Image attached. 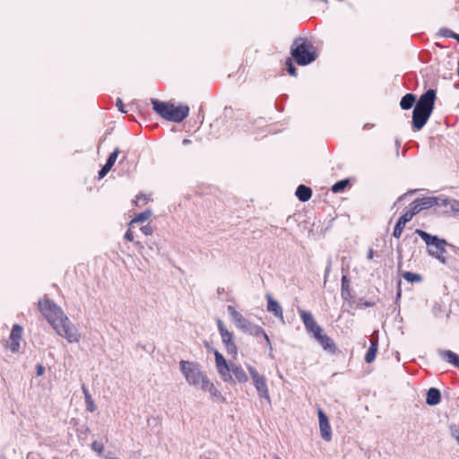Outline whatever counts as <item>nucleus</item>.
<instances>
[{
  "label": "nucleus",
  "instance_id": "6",
  "mask_svg": "<svg viewBox=\"0 0 459 459\" xmlns=\"http://www.w3.org/2000/svg\"><path fill=\"white\" fill-rule=\"evenodd\" d=\"M247 368L259 396L265 399L268 403H271V397L265 377L260 375L253 367H248Z\"/></svg>",
  "mask_w": 459,
  "mask_h": 459
},
{
  "label": "nucleus",
  "instance_id": "11",
  "mask_svg": "<svg viewBox=\"0 0 459 459\" xmlns=\"http://www.w3.org/2000/svg\"><path fill=\"white\" fill-rule=\"evenodd\" d=\"M189 115V107L187 105L175 106L171 103L169 114L167 117L168 121L176 123L182 122Z\"/></svg>",
  "mask_w": 459,
  "mask_h": 459
},
{
  "label": "nucleus",
  "instance_id": "12",
  "mask_svg": "<svg viewBox=\"0 0 459 459\" xmlns=\"http://www.w3.org/2000/svg\"><path fill=\"white\" fill-rule=\"evenodd\" d=\"M218 326L223 343L226 346L228 352L236 353L237 346L232 341V334L225 328L222 322L218 320Z\"/></svg>",
  "mask_w": 459,
  "mask_h": 459
},
{
  "label": "nucleus",
  "instance_id": "3",
  "mask_svg": "<svg viewBox=\"0 0 459 459\" xmlns=\"http://www.w3.org/2000/svg\"><path fill=\"white\" fill-rule=\"evenodd\" d=\"M291 57L299 65H307L317 58V50L307 38H296L290 48Z\"/></svg>",
  "mask_w": 459,
  "mask_h": 459
},
{
  "label": "nucleus",
  "instance_id": "34",
  "mask_svg": "<svg viewBox=\"0 0 459 459\" xmlns=\"http://www.w3.org/2000/svg\"><path fill=\"white\" fill-rule=\"evenodd\" d=\"M420 211H421V209H420L419 203L417 202V200H414L413 203L411 204V206L409 212L412 214V216H414L417 213H419Z\"/></svg>",
  "mask_w": 459,
  "mask_h": 459
},
{
  "label": "nucleus",
  "instance_id": "27",
  "mask_svg": "<svg viewBox=\"0 0 459 459\" xmlns=\"http://www.w3.org/2000/svg\"><path fill=\"white\" fill-rule=\"evenodd\" d=\"M438 353L442 357V359H444L446 361H447L448 363H450L452 365L455 364L456 358L458 356L455 352H453L451 351H446V350H440V351H438Z\"/></svg>",
  "mask_w": 459,
  "mask_h": 459
},
{
  "label": "nucleus",
  "instance_id": "45",
  "mask_svg": "<svg viewBox=\"0 0 459 459\" xmlns=\"http://www.w3.org/2000/svg\"><path fill=\"white\" fill-rule=\"evenodd\" d=\"M455 438H456L457 443L459 444V432L456 434Z\"/></svg>",
  "mask_w": 459,
  "mask_h": 459
},
{
  "label": "nucleus",
  "instance_id": "29",
  "mask_svg": "<svg viewBox=\"0 0 459 459\" xmlns=\"http://www.w3.org/2000/svg\"><path fill=\"white\" fill-rule=\"evenodd\" d=\"M349 183V179L340 180L332 186L331 191L335 194L341 193L347 187Z\"/></svg>",
  "mask_w": 459,
  "mask_h": 459
},
{
  "label": "nucleus",
  "instance_id": "8",
  "mask_svg": "<svg viewBox=\"0 0 459 459\" xmlns=\"http://www.w3.org/2000/svg\"><path fill=\"white\" fill-rule=\"evenodd\" d=\"M38 307L42 316H57L62 313L61 308L47 296L39 300Z\"/></svg>",
  "mask_w": 459,
  "mask_h": 459
},
{
  "label": "nucleus",
  "instance_id": "18",
  "mask_svg": "<svg viewBox=\"0 0 459 459\" xmlns=\"http://www.w3.org/2000/svg\"><path fill=\"white\" fill-rule=\"evenodd\" d=\"M295 195L300 202H307L312 196V189L305 185H299Z\"/></svg>",
  "mask_w": 459,
  "mask_h": 459
},
{
  "label": "nucleus",
  "instance_id": "19",
  "mask_svg": "<svg viewBox=\"0 0 459 459\" xmlns=\"http://www.w3.org/2000/svg\"><path fill=\"white\" fill-rule=\"evenodd\" d=\"M440 398L441 395L439 390L432 387L427 393L426 403L430 406H434L439 403Z\"/></svg>",
  "mask_w": 459,
  "mask_h": 459
},
{
  "label": "nucleus",
  "instance_id": "41",
  "mask_svg": "<svg viewBox=\"0 0 459 459\" xmlns=\"http://www.w3.org/2000/svg\"><path fill=\"white\" fill-rule=\"evenodd\" d=\"M44 373V368L41 365L37 367V375L41 376Z\"/></svg>",
  "mask_w": 459,
  "mask_h": 459
},
{
  "label": "nucleus",
  "instance_id": "38",
  "mask_svg": "<svg viewBox=\"0 0 459 459\" xmlns=\"http://www.w3.org/2000/svg\"><path fill=\"white\" fill-rule=\"evenodd\" d=\"M125 239L130 241V242H134V233L131 230V228L129 227V229L127 230V231L126 232L125 234Z\"/></svg>",
  "mask_w": 459,
  "mask_h": 459
},
{
  "label": "nucleus",
  "instance_id": "30",
  "mask_svg": "<svg viewBox=\"0 0 459 459\" xmlns=\"http://www.w3.org/2000/svg\"><path fill=\"white\" fill-rule=\"evenodd\" d=\"M342 296L345 299L350 296V284L347 276L343 275L342 278Z\"/></svg>",
  "mask_w": 459,
  "mask_h": 459
},
{
  "label": "nucleus",
  "instance_id": "7",
  "mask_svg": "<svg viewBox=\"0 0 459 459\" xmlns=\"http://www.w3.org/2000/svg\"><path fill=\"white\" fill-rule=\"evenodd\" d=\"M236 325L238 327L243 328L245 331L248 332L250 334H254L258 336L259 334L263 335L266 343L270 347V351H272L273 348L270 342V339L268 335L264 333V331L258 325H253L246 320V317H238L236 320Z\"/></svg>",
  "mask_w": 459,
  "mask_h": 459
},
{
  "label": "nucleus",
  "instance_id": "24",
  "mask_svg": "<svg viewBox=\"0 0 459 459\" xmlns=\"http://www.w3.org/2000/svg\"><path fill=\"white\" fill-rule=\"evenodd\" d=\"M403 277L405 281L411 283H420L422 281V276L420 273H411V272H403Z\"/></svg>",
  "mask_w": 459,
  "mask_h": 459
},
{
  "label": "nucleus",
  "instance_id": "28",
  "mask_svg": "<svg viewBox=\"0 0 459 459\" xmlns=\"http://www.w3.org/2000/svg\"><path fill=\"white\" fill-rule=\"evenodd\" d=\"M318 342L321 343V345L323 346V348L325 350H327L329 351H335V345H334L333 342L326 334H325L324 336H321V339H319Z\"/></svg>",
  "mask_w": 459,
  "mask_h": 459
},
{
  "label": "nucleus",
  "instance_id": "49",
  "mask_svg": "<svg viewBox=\"0 0 459 459\" xmlns=\"http://www.w3.org/2000/svg\"><path fill=\"white\" fill-rule=\"evenodd\" d=\"M365 127L370 128V126H368V124H365Z\"/></svg>",
  "mask_w": 459,
  "mask_h": 459
},
{
  "label": "nucleus",
  "instance_id": "43",
  "mask_svg": "<svg viewBox=\"0 0 459 459\" xmlns=\"http://www.w3.org/2000/svg\"><path fill=\"white\" fill-rule=\"evenodd\" d=\"M454 366L459 368V355L457 356L456 360H455Z\"/></svg>",
  "mask_w": 459,
  "mask_h": 459
},
{
  "label": "nucleus",
  "instance_id": "23",
  "mask_svg": "<svg viewBox=\"0 0 459 459\" xmlns=\"http://www.w3.org/2000/svg\"><path fill=\"white\" fill-rule=\"evenodd\" d=\"M415 101H416L415 95L412 93H407L402 98V100L400 101V106L403 109L407 110V109H410L411 108H412Z\"/></svg>",
  "mask_w": 459,
  "mask_h": 459
},
{
  "label": "nucleus",
  "instance_id": "25",
  "mask_svg": "<svg viewBox=\"0 0 459 459\" xmlns=\"http://www.w3.org/2000/svg\"><path fill=\"white\" fill-rule=\"evenodd\" d=\"M377 352V342H371V345L365 356L366 362L372 363L376 359Z\"/></svg>",
  "mask_w": 459,
  "mask_h": 459
},
{
  "label": "nucleus",
  "instance_id": "5",
  "mask_svg": "<svg viewBox=\"0 0 459 459\" xmlns=\"http://www.w3.org/2000/svg\"><path fill=\"white\" fill-rule=\"evenodd\" d=\"M49 324L56 333L65 338L69 342H79L81 334L77 328L69 321V317H48Z\"/></svg>",
  "mask_w": 459,
  "mask_h": 459
},
{
  "label": "nucleus",
  "instance_id": "22",
  "mask_svg": "<svg viewBox=\"0 0 459 459\" xmlns=\"http://www.w3.org/2000/svg\"><path fill=\"white\" fill-rule=\"evenodd\" d=\"M267 309L269 312L274 314L275 316H281L282 310L280 304L273 299L271 295L267 296Z\"/></svg>",
  "mask_w": 459,
  "mask_h": 459
},
{
  "label": "nucleus",
  "instance_id": "4",
  "mask_svg": "<svg viewBox=\"0 0 459 459\" xmlns=\"http://www.w3.org/2000/svg\"><path fill=\"white\" fill-rule=\"evenodd\" d=\"M415 233L425 241L429 255L437 258L442 264H446V246L447 242L445 239L438 238L437 236H432L419 229L415 230Z\"/></svg>",
  "mask_w": 459,
  "mask_h": 459
},
{
  "label": "nucleus",
  "instance_id": "1",
  "mask_svg": "<svg viewBox=\"0 0 459 459\" xmlns=\"http://www.w3.org/2000/svg\"><path fill=\"white\" fill-rule=\"evenodd\" d=\"M180 371L189 385L199 387L204 392L209 393L213 398H221V392L209 379L206 373L201 369L200 365L195 362L180 360Z\"/></svg>",
  "mask_w": 459,
  "mask_h": 459
},
{
  "label": "nucleus",
  "instance_id": "10",
  "mask_svg": "<svg viewBox=\"0 0 459 459\" xmlns=\"http://www.w3.org/2000/svg\"><path fill=\"white\" fill-rule=\"evenodd\" d=\"M317 414L321 437L325 441L329 442L331 441L333 435L328 417L320 408L317 410Z\"/></svg>",
  "mask_w": 459,
  "mask_h": 459
},
{
  "label": "nucleus",
  "instance_id": "48",
  "mask_svg": "<svg viewBox=\"0 0 459 459\" xmlns=\"http://www.w3.org/2000/svg\"><path fill=\"white\" fill-rule=\"evenodd\" d=\"M365 127L370 128V126H368V124H365Z\"/></svg>",
  "mask_w": 459,
  "mask_h": 459
},
{
  "label": "nucleus",
  "instance_id": "40",
  "mask_svg": "<svg viewBox=\"0 0 459 459\" xmlns=\"http://www.w3.org/2000/svg\"><path fill=\"white\" fill-rule=\"evenodd\" d=\"M228 311L231 316H237L238 314L236 308L232 305L228 306Z\"/></svg>",
  "mask_w": 459,
  "mask_h": 459
},
{
  "label": "nucleus",
  "instance_id": "37",
  "mask_svg": "<svg viewBox=\"0 0 459 459\" xmlns=\"http://www.w3.org/2000/svg\"><path fill=\"white\" fill-rule=\"evenodd\" d=\"M140 230L146 236H150L153 232L152 227L150 224L143 226Z\"/></svg>",
  "mask_w": 459,
  "mask_h": 459
},
{
  "label": "nucleus",
  "instance_id": "13",
  "mask_svg": "<svg viewBox=\"0 0 459 459\" xmlns=\"http://www.w3.org/2000/svg\"><path fill=\"white\" fill-rule=\"evenodd\" d=\"M22 335V327L19 325H14L11 334H10V344L9 348L12 352L15 353L19 351L20 349V341Z\"/></svg>",
  "mask_w": 459,
  "mask_h": 459
},
{
  "label": "nucleus",
  "instance_id": "51",
  "mask_svg": "<svg viewBox=\"0 0 459 459\" xmlns=\"http://www.w3.org/2000/svg\"><path fill=\"white\" fill-rule=\"evenodd\" d=\"M275 459H281V458H280V457H278V456H276V458H275Z\"/></svg>",
  "mask_w": 459,
  "mask_h": 459
},
{
  "label": "nucleus",
  "instance_id": "35",
  "mask_svg": "<svg viewBox=\"0 0 459 459\" xmlns=\"http://www.w3.org/2000/svg\"><path fill=\"white\" fill-rule=\"evenodd\" d=\"M413 216L412 214L407 211L405 213H403L400 218L399 221L403 223L406 224L407 222L411 221L412 220Z\"/></svg>",
  "mask_w": 459,
  "mask_h": 459
},
{
  "label": "nucleus",
  "instance_id": "36",
  "mask_svg": "<svg viewBox=\"0 0 459 459\" xmlns=\"http://www.w3.org/2000/svg\"><path fill=\"white\" fill-rule=\"evenodd\" d=\"M440 34L446 38H452V39H455L456 33L452 31L451 30H448V29H444V30H440Z\"/></svg>",
  "mask_w": 459,
  "mask_h": 459
},
{
  "label": "nucleus",
  "instance_id": "15",
  "mask_svg": "<svg viewBox=\"0 0 459 459\" xmlns=\"http://www.w3.org/2000/svg\"><path fill=\"white\" fill-rule=\"evenodd\" d=\"M307 330L313 333L314 337L319 341L324 336L323 329L315 322L314 317H302Z\"/></svg>",
  "mask_w": 459,
  "mask_h": 459
},
{
  "label": "nucleus",
  "instance_id": "33",
  "mask_svg": "<svg viewBox=\"0 0 459 459\" xmlns=\"http://www.w3.org/2000/svg\"><path fill=\"white\" fill-rule=\"evenodd\" d=\"M91 447L93 451H95L96 453H98L99 455H101L104 451V446L102 443L97 441V440H94L91 444Z\"/></svg>",
  "mask_w": 459,
  "mask_h": 459
},
{
  "label": "nucleus",
  "instance_id": "26",
  "mask_svg": "<svg viewBox=\"0 0 459 459\" xmlns=\"http://www.w3.org/2000/svg\"><path fill=\"white\" fill-rule=\"evenodd\" d=\"M151 215H152L151 211L142 212L138 213L137 215H135L134 218L131 220V221L129 222L128 225H129V227H131L134 223L143 222V221L149 220Z\"/></svg>",
  "mask_w": 459,
  "mask_h": 459
},
{
  "label": "nucleus",
  "instance_id": "21",
  "mask_svg": "<svg viewBox=\"0 0 459 459\" xmlns=\"http://www.w3.org/2000/svg\"><path fill=\"white\" fill-rule=\"evenodd\" d=\"M82 389L85 398L86 410L90 412H94L97 410V406L91 394L89 393V390L87 389L85 385H82Z\"/></svg>",
  "mask_w": 459,
  "mask_h": 459
},
{
  "label": "nucleus",
  "instance_id": "9",
  "mask_svg": "<svg viewBox=\"0 0 459 459\" xmlns=\"http://www.w3.org/2000/svg\"><path fill=\"white\" fill-rule=\"evenodd\" d=\"M215 362H216V368L218 369L219 374L221 375V378L225 382H230L232 380V376L230 374V368L231 367L232 363H228L224 357L219 352L215 351Z\"/></svg>",
  "mask_w": 459,
  "mask_h": 459
},
{
  "label": "nucleus",
  "instance_id": "39",
  "mask_svg": "<svg viewBox=\"0 0 459 459\" xmlns=\"http://www.w3.org/2000/svg\"><path fill=\"white\" fill-rule=\"evenodd\" d=\"M116 106L118 108V110L122 113H127V110L125 109V106L123 104V101L120 98H118L116 101Z\"/></svg>",
  "mask_w": 459,
  "mask_h": 459
},
{
  "label": "nucleus",
  "instance_id": "20",
  "mask_svg": "<svg viewBox=\"0 0 459 459\" xmlns=\"http://www.w3.org/2000/svg\"><path fill=\"white\" fill-rule=\"evenodd\" d=\"M417 202L419 203L421 211L431 208L435 205L438 204V198L435 196H427L422 198H417Z\"/></svg>",
  "mask_w": 459,
  "mask_h": 459
},
{
  "label": "nucleus",
  "instance_id": "2",
  "mask_svg": "<svg viewBox=\"0 0 459 459\" xmlns=\"http://www.w3.org/2000/svg\"><path fill=\"white\" fill-rule=\"evenodd\" d=\"M436 98V91L429 89L416 102L412 112V127L414 131L420 130L428 122L434 109Z\"/></svg>",
  "mask_w": 459,
  "mask_h": 459
},
{
  "label": "nucleus",
  "instance_id": "50",
  "mask_svg": "<svg viewBox=\"0 0 459 459\" xmlns=\"http://www.w3.org/2000/svg\"><path fill=\"white\" fill-rule=\"evenodd\" d=\"M246 65H248V59L247 58L246 59Z\"/></svg>",
  "mask_w": 459,
  "mask_h": 459
},
{
  "label": "nucleus",
  "instance_id": "47",
  "mask_svg": "<svg viewBox=\"0 0 459 459\" xmlns=\"http://www.w3.org/2000/svg\"><path fill=\"white\" fill-rule=\"evenodd\" d=\"M372 256H373V253H372V251H370L369 257L372 258Z\"/></svg>",
  "mask_w": 459,
  "mask_h": 459
},
{
  "label": "nucleus",
  "instance_id": "16",
  "mask_svg": "<svg viewBox=\"0 0 459 459\" xmlns=\"http://www.w3.org/2000/svg\"><path fill=\"white\" fill-rule=\"evenodd\" d=\"M119 153H120L119 148H116L113 151V152H111L109 154L106 164L102 167V169L99 172V178H103L109 172V170L115 164Z\"/></svg>",
  "mask_w": 459,
  "mask_h": 459
},
{
  "label": "nucleus",
  "instance_id": "17",
  "mask_svg": "<svg viewBox=\"0 0 459 459\" xmlns=\"http://www.w3.org/2000/svg\"><path fill=\"white\" fill-rule=\"evenodd\" d=\"M230 374L233 375L239 383H247L248 381L247 373L240 366L231 364Z\"/></svg>",
  "mask_w": 459,
  "mask_h": 459
},
{
  "label": "nucleus",
  "instance_id": "32",
  "mask_svg": "<svg viewBox=\"0 0 459 459\" xmlns=\"http://www.w3.org/2000/svg\"><path fill=\"white\" fill-rule=\"evenodd\" d=\"M287 71L291 76H297V69L293 65L292 59L290 57L286 60Z\"/></svg>",
  "mask_w": 459,
  "mask_h": 459
},
{
  "label": "nucleus",
  "instance_id": "31",
  "mask_svg": "<svg viewBox=\"0 0 459 459\" xmlns=\"http://www.w3.org/2000/svg\"><path fill=\"white\" fill-rule=\"evenodd\" d=\"M404 227H405V224L398 220V221L396 222V224L394 226V229L393 231V236L396 238H400Z\"/></svg>",
  "mask_w": 459,
  "mask_h": 459
},
{
  "label": "nucleus",
  "instance_id": "44",
  "mask_svg": "<svg viewBox=\"0 0 459 459\" xmlns=\"http://www.w3.org/2000/svg\"><path fill=\"white\" fill-rule=\"evenodd\" d=\"M455 39L459 43V34L456 33Z\"/></svg>",
  "mask_w": 459,
  "mask_h": 459
},
{
  "label": "nucleus",
  "instance_id": "14",
  "mask_svg": "<svg viewBox=\"0 0 459 459\" xmlns=\"http://www.w3.org/2000/svg\"><path fill=\"white\" fill-rule=\"evenodd\" d=\"M151 103L152 104V108L154 112L158 114L160 117L167 120V117L169 114V109L171 108V103L160 101L157 99H152Z\"/></svg>",
  "mask_w": 459,
  "mask_h": 459
},
{
  "label": "nucleus",
  "instance_id": "46",
  "mask_svg": "<svg viewBox=\"0 0 459 459\" xmlns=\"http://www.w3.org/2000/svg\"><path fill=\"white\" fill-rule=\"evenodd\" d=\"M189 142H190V141H189V140H187V139H185V140H184V143H188Z\"/></svg>",
  "mask_w": 459,
  "mask_h": 459
},
{
  "label": "nucleus",
  "instance_id": "42",
  "mask_svg": "<svg viewBox=\"0 0 459 459\" xmlns=\"http://www.w3.org/2000/svg\"><path fill=\"white\" fill-rule=\"evenodd\" d=\"M134 245L139 249H143V245L140 241L134 242Z\"/></svg>",
  "mask_w": 459,
  "mask_h": 459
}]
</instances>
